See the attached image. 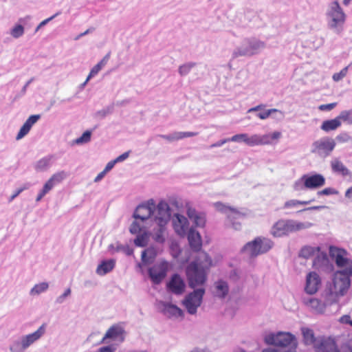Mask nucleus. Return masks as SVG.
<instances>
[{"mask_svg":"<svg viewBox=\"0 0 352 352\" xmlns=\"http://www.w3.org/2000/svg\"><path fill=\"white\" fill-rule=\"evenodd\" d=\"M67 177L65 171H60L54 174L44 184L43 190L48 193L56 184L60 183Z\"/></svg>","mask_w":352,"mask_h":352,"instance_id":"obj_24","label":"nucleus"},{"mask_svg":"<svg viewBox=\"0 0 352 352\" xmlns=\"http://www.w3.org/2000/svg\"><path fill=\"white\" fill-rule=\"evenodd\" d=\"M325 301L321 302L320 300L314 298H309L306 299L303 298L304 302L309 306L311 308L314 309L318 313H322L324 311L325 307L327 305H330L332 303H327V295L324 294Z\"/></svg>","mask_w":352,"mask_h":352,"instance_id":"obj_27","label":"nucleus"},{"mask_svg":"<svg viewBox=\"0 0 352 352\" xmlns=\"http://www.w3.org/2000/svg\"><path fill=\"white\" fill-rule=\"evenodd\" d=\"M329 255L340 269L336 272L352 276V259L348 258V252L342 248L331 246Z\"/></svg>","mask_w":352,"mask_h":352,"instance_id":"obj_9","label":"nucleus"},{"mask_svg":"<svg viewBox=\"0 0 352 352\" xmlns=\"http://www.w3.org/2000/svg\"><path fill=\"white\" fill-rule=\"evenodd\" d=\"M305 186L307 189H316L325 184L324 177L319 173L305 174Z\"/></svg>","mask_w":352,"mask_h":352,"instance_id":"obj_19","label":"nucleus"},{"mask_svg":"<svg viewBox=\"0 0 352 352\" xmlns=\"http://www.w3.org/2000/svg\"><path fill=\"white\" fill-rule=\"evenodd\" d=\"M339 321L342 324H349L352 326V319L349 315H344L340 318Z\"/></svg>","mask_w":352,"mask_h":352,"instance_id":"obj_60","label":"nucleus"},{"mask_svg":"<svg viewBox=\"0 0 352 352\" xmlns=\"http://www.w3.org/2000/svg\"><path fill=\"white\" fill-rule=\"evenodd\" d=\"M46 324H43L36 331L13 338L8 346L10 352H25L45 333Z\"/></svg>","mask_w":352,"mask_h":352,"instance_id":"obj_4","label":"nucleus"},{"mask_svg":"<svg viewBox=\"0 0 352 352\" xmlns=\"http://www.w3.org/2000/svg\"><path fill=\"white\" fill-rule=\"evenodd\" d=\"M26 188H27L26 187H23V188L17 189L14 192V193L9 198V202L12 201L17 196L19 195L20 193H21Z\"/></svg>","mask_w":352,"mask_h":352,"instance_id":"obj_62","label":"nucleus"},{"mask_svg":"<svg viewBox=\"0 0 352 352\" xmlns=\"http://www.w3.org/2000/svg\"><path fill=\"white\" fill-rule=\"evenodd\" d=\"M116 348L113 347V346H106L100 348L98 352H114Z\"/></svg>","mask_w":352,"mask_h":352,"instance_id":"obj_63","label":"nucleus"},{"mask_svg":"<svg viewBox=\"0 0 352 352\" xmlns=\"http://www.w3.org/2000/svg\"><path fill=\"white\" fill-rule=\"evenodd\" d=\"M153 209H155V201L153 199H149L146 203L139 205L133 216L142 221L148 219H152Z\"/></svg>","mask_w":352,"mask_h":352,"instance_id":"obj_16","label":"nucleus"},{"mask_svg":"<svg viewBox=\"0 0 352 352\" xmlns=\"http://www.w3.org/2000/svg\"><path fill=\"white\" fill-rule=\"evenodd\" d=\"M331 168L333 173L341 175L342 176H348L351 175V171L344 165V164L338 159L334 158L331 162Z\"/></svg>","mask_w":352,"mask_h":352,"instance_id":"obj_30","label":"nucleus"},{"mask_svg":"<svg viewBox=\"0 0 352 352\" xmlns=\"http://www.w3.org/2000/svg\"><path fill=\"white\" fill-rule=\"evenodd\" d=\"M341 124L342 122L340 120L338 116H337L334 119L324 120L322 123L320 129L325 132H329L336 130L341 126Z\"/></svg>","mask_w":352,"mask_h":352,"instance_id":"obj_33","label":"nucleus"},{"mask_svg":"<svg viewBox=\"0 0 352 352\" xmlns=\"http://www.w3.org/2000/svg\"><path fill=\"white\" fill-rule=\"evenodd\" d=\"M305 184V179L304 175L295 181L293 185V188L295 191H301L307 189Z\"/></svg>","mask_w":352,"mask_h":352,"instance_id":"obj_46","label":"nucleus"},{"mask_svg":"<svg viewBox=\"0 0 352 352\" xmlns=\"http://www.w3.org/2000/svg\"><path fill=\"white\" fill-rule=\"evenodd\" d=\"M123 332L124 330L122 327L117 325H113L107 331L102 340L108 338L116 339L119 336H122Z\"/></svg>","mask_w":352,"mask_h":352,"instance_id":"obj_34","label":"nucleus"},{"mask_svg":"<svg viewBox=\"0 0 352 352\" xmlns=\"http://www.w3.org/2000/svg\"><path fill=\"white\" fill-rule=\"evenodd\" d=\"M116 163L117 162H116V161L115 160L109 162L107 164L104 170L106 171L107 173H108L109 171H110L114 167V166L116 165Z\"/></svg>","mask_w":352,"mask_h":352,"instance_id":"obj_64","label":"nucleus"},{"mask_svg":"<svg viewBox=\"0 0 352 352\" xmlns=\"http://www.w3.org/2000/svg\"><path fill=\"white\" fill-rule=\"evenodd\" d=\"M50 158L43 157L36 162L34 164V168L37 171H44L50 166Z\"/></svg>","mask_w":352,"mask_h":352,"instance_id":"obj_38","label":"nucleus"},{"mask_svg":"<svg viewBox=\"0 0 352 352\" xmlns=\"http://www.w3.org/2000/svg\"><path fill=\"white\" fill-rule=\"evenodd\" d=\"M49 285L46 282H43L35 285L30 290V294L32 296L39 295L40 294L47 291Z\"/></svg>","mask_w":352,"mask_h":352,"instance_id":"obj_37","label":"nucleus"},{"mask_svg":"<svg viewBox=\"0 0 352 352\" xmlns=\"http://www.w3.org/2000/svg\"><path fill=\"white\" fill-rule=\"evenodd\" d=\"M196 63L188 62L180 65L178 68V72L180 76H185L190 73L191 69L195 66Z\"/></svg>","mask_w":352,"mask_h":352,"instance_id":"obj_39","label":"nucleus"},{"mask_svg":"<svg viewBox=\"0 0 352 352\" xmlns=\"http://www.w3.org/2000/svg\"><path fill=\"white\" fill-rule=\"evenodd\" d=\"M214 206L217 210L227 214V217L230 221H232L241 215L235 208L226 206L221 202L214 203Z\"/></svg>","mask_w":352,"mask_h":352,"instance_id":"obj_26","label":"nucleus"},{"mask_svg":"<svg viewBox=\"0 0 352 352\" xmlns=\"http://www.w3.org/2000/svg\"><path fill=\"white\" fill-rule=\"evenodd\" d=\"M338 191L337 190H336L335 188H331V187L326 188L322 190L318 191V192H317V195L318 196L331 195H338Z\"/></svg>","mask_w":352,"mask_h":352,"instance_id":"obj_50","label":"nucleus"},{"mask_svg":"<svg viewBox=\"0 0 352 352\" xmlns=\"http://www.w3.org/2000/svg\"><path fill=\"white\" fill-rule=\"evenodd\" d=\"M113 106L107 107V108H104L103 109H101L96 112V116L103 118L106 117L107 115L111 114L113 111Z\"/></svg>","mask_w":352,"mask_h":352,"instance_id":"obj_52","label":"nucleus"},{"mask_svg":"<svg viewBox=\"0 0 352 352\" xmlns=\"http://www.w3.org/2000/svg\"><path fill=\"white\" fill-rule=\"evenodd\" d=\"M338 118L340 121H343L348 124H352V109L341 111Z\"/></svg>","mask_w":352,"mask_h":352,"instance_id":"obj_42","label":"nucleus"},{"mask_svg":"<svg viewBox=\"0 0 352 352\" xmlns=\"http://www.w3.org/2000/svg\"><path fill=\"white\" fill-rule=\"evenodd\" d=\"M34 80V78H31L22 87L21 91L15 96L14 99H17L23 96L26 94L27 89L28 86Z\"/></svg>","mask_w":352,"mask_h":352,"instance_id":"obj_55","label":"nucleus"},{"mask_svg":"<svg viewBox=\"0 0 352 352\" xmlns=\"http://www.w3.org/2000/svg\"><path fill=\"white\" fill-rule=\"evenodd\" d=\"M140 230H141V228L138 223H137L136 221H134L131 223L130 228H129V231L131 234H138L140 232Z\"/></svg>","mask_w":352,"mask_h":352,"instance_id":"obj_56","label":"nucleus"},{"mask_svg":"<svg viewBox=\"0 0 352 352\" xmlns=\"http://www.w3.org/2000/svg\"><path fill=\"white\" fill-rule=\"evenodd\" d=\"M276 111H273V114L271 115L273 118L277 120H282L285 117V113L279 109H274Z\"/></svg>","mask_w":352,"mask_h":352,"instance_id":"obj_59","label":"nucleus"},{"mask_svg":"<svg viewBox=\"0 0 352 352\" xmlns=\"http://www.w3.org/2000/svg\"><path fill=\"white\" fill-rule=\"evenodd\" d=\"M24 27L21 24H16L10 30V34L14 38H19L24 34Z\"/></svg>","mask_w":352,"mask_h":352,"instance_id":"obj_40","label":"nucleus"},{"mask_svg":"<svg viewBox=\"0 0 352 352\" xmlns=\"http://www.w3.org/2000/svg\"><path fill=\"white\" fill-rule=\"evenodd\" d=\"M229 292L228 283L222 279L218 280L214 284V294L219 298H224Z\"/></svg>","mask_w":352,"mask_h":352,"instance_id":"obj_29","label":"nucleus"},{"mask_svg":"<svg viewBox=\"0 0 352 352\" xmlns=\"http://www.w3.org/2000/svg\"><path fill=\"white\" fill-rule=\"evenodd\" d=\"M173 224L175 231L180 236H184L189 230L188 219L182 214H176L174 216Z\"/></svg>","mask_w":352,"mask_h":352,"instance_id":"obj_20","label":"nucleus"},{"mask_svg":"<svg viewBox=\"0 0 352 352\" xmlns=\"http://www.w3.org/2000/svg\"><path fill=\"white\" fill-rule=\"evenodd\" d=\"M352 63H350L349 65L341 69L340 72L333 74L332 76L333 80L335 82H339L342 80L347 75L349 69Z\"/></svg>","mask_w":352,"mask_h":352,"instance_id":"obj_43","label":"nucleus"},{"mask_svg":"<svg viewBox=\"0 0 352 352\" xmlns=\"http://www.w3.org/2000/svg\"><path fill=\"white\" fill-rule=\"evenodd\" d=\"M336 105H337L336 102L321 104L319 106L318 109L320 111H331L333 109H334L336 107Z\"/></svg>","mask_w":352,"mask_h":352,"instance_id":"obj_58","label":"nucleus"},{"mask_svg":"<svg viewBox=\"0 0 352 352\" xmlns=\"http://www.w3.org/2000/svg\"><path fill=\"white\" fill-rule=\"evenodd\" d=\"M301 331L305 344H313L317 352H340L333 339L325 337L316 338L314 331L307 327H302Z\"/></svg>","mask_w":352,"mask_h":352,"instance_id":"obj_3","label":"nucleus"},{"mask_svg":"<svg viewBox=\"0 0 352 352\" xmlns=\"http://www.w3.org/2000/svg\"><path fill=\"white\" fill-rule=\"evenodd\" d=\"M273 111H276L274 109H265L256 113V117L261 120H265L268 118L271 115L273 114Z\"/></svg>","mask_w":352,"mask_h":352,"instance_id":"obj_51","label":"nucleus"},{"mask_svg":"<svg viewBox=\"0 0 352 352\" xmlns=\"http://www.w3.org/2000/svg\"><path fill=\"white\" fill-rule=\"evenodd\" d=\"M314 199L309 200V201H299L297 199H290L285 202L283 208L284 209H289V208H297L299 206L302 205H308L312 201H314Z\"/></svg>","mask_w":352,"mask_h":352,"instance_id":"obj_36","label":"nucleus"},{"mask_svg":"<svg viewBox=\"0 0 352 352\" xmlns=\"http://www.w3.org/2000/svg\"><path fill=\"white\" fill-rule=\"evenodd\" d=\"M325 15L328 28L340 34L343 30L346 16L337 1L329 3Z\"/></svg>","mask_w":352,"mask_h":352,"instance_id":"obj_5","label":"nucleus"},{"mask_svg":"<svg viewBox=\"0 0 352 352\" xmlns=\"http://www.w3.org/2000/svg\"><path fill=\"white\" fill-rule=\"evenodd\" d=\"M102 67L99 64H96L90 71L89 74L87 78V81H89L92 77L98 74V73L102 69Z\"/></svg>","mask_w":352,"mask_h":352,"instance_id":"obj_54","label":"nucleus"},{"mask_svg":"<svg viewBox=\"0 0 352 352\" xmlns=\"http://www.w3.org/2000/svg\"><path fill=\"white\" fill-rule=\"evenodd\" d=\"M351 136L347 132H342L339 133L336 137V140L340 143H346L351 140Z\"/></svg>","mask_w":352,"mask_h":352,"instance_id":"obj_48","label":"nucleus"},{"mask_svg":"<svg viewBox=\"0 0 352 352\" xmlns=\"http://www.w3.org/2000/svg\"><path fill=\"white\" fill-rule=\"evenodd\" d=\"M169 264L166 261L157 262L148 270V276L154 285H160L166 278Z\"/></svg>","mask_w":352,"mask_h":352,"instance_id":"obj_14","label":"nucleus"},{"mask_svg":"<svg viewBox=\"0 0 352 352\" xmlns=\"http://www.w3.org/2000/svg\"><path fill=\"white\" fill-rule=\"evenodd\" d=\"M351 277L342 273L336 272L331 282L327 285L324 294L327 303L336 302L340 296H344L351 285Z\"/></svg>","mask_w":352,"mask_h":352,"instance_id":"obj_2","label":"nucleus"},{"mask_svg":"<svg viewBox=\"0 0 352 352\" xmlns=\"http://www.w3.org/2000/svg\"><path fill=\"white\" fill-rule=\"evenodd\" d=\"M71 292L70 288L66 289L63 294L56 298L55 302L58 305L63 304L66 298L71 295Z\"/></svg>","mask_w":352,"mask_h":352,"instance_id":"obj_49","label":"nucleus"},{"mask_svg":"<svg viewBox=\"0 0 352 352\" xmlns=\"http://www.w3.org/2000/svg\"><path fill=\"white\" fill-rule=\"evenodd\" d=\"M205 294V289L198 288L186 296L182 301L183 305L190 315L197 314V309L202 303L203 296Z\"/></svg>","mask_w":352,"mask_h":352,"instance_id":"obj_12","label":"nucleus"},{"mask_svg":"<svg viewBox=\"0 0 352 352\" xmlns=\"http://www.w3.org/2000/svg\"><path fill=\"white\" fill-rule=\"evenodd\" d=\"M336 143L332 138L324 136L314 141L311 146V153L325 159L330 156L336 147Z\"/></svg>","mask_w":352,"mask_h":352,"instance_id":"obj_11","label":"nucleus"},{"mask_svg":"<svg viewBox=\"0 0 352 352\" xmlns=\"http://www.w3.org/2000/svg\"><path fill=\"white\" fill-rule=\"evenodd\" d=\"M229 140L230 142H244L249 146L269 144L270 143V136L267 135L254 134L249 136L248 133H239L229 138Z\"/></svg>","mask_w":352,"mask_h":352,"instance_id":"obj_13","label":"nucleus"},{"mask_svg":"<svg viewBox=\"0 0 352 352\" xmlns=\"http://www.w3.org/2000/svg\"><path fill=\"white\" fill-rule=\"evenodd\" d=\"M228 142H230L229 138L223 139V140H221L215 143L212 144L209 147L210 148H215V147H220Z\"/></svg>","mask_w":352,"mask_h":352,"instance_id":"obj_61","label":"nucleus"},{"mask_svg":"<svg viewBox=\"0 0 352 352\" xmlns=\"http://www.w3.org/2000/svg\"><path fill=\"white\" fill-rule=\"evenodd\" d=\"M319 251V247L306 245L301 248L299 252V256L302 257L304 258H309L313 256L316 254V252Z\"/></svg>","mask_w":352,"mask_h":352,"instance_id":"obj_35","label":"nucleus"},{"mask_svg":"<svg viewBox=\"0 0 352 352\" xmlns=\"http://www.w3.org/2000/svg\"><path fill=\"white\" fill-rule=\"evenodd\" d=\"M188 240L190 248L194 251H199L201 248V239L200 234L192 228L188 231Z\"/></svg>","mask_w":352,"mask_h":352,"instance_id":"obj_28","label":"nucleus"},{"mask_svg":"<svg viewBox=\"0 0 352 352\" xmlns=\"http://www.w3.org/2000/svg\"><path fill=\"white\" fill-rule=\"evenodd\" d=\"M187 214L188 218L192 221L197 227L202 228L206 223V215L203 212H198L192 208H188Z\"/></svg>","mask_w":352,"mask_h":352,"instance_id":"obj_25","label":"nucleus"},{"mask_svg":"<svg viewBox=\"0 0 352 352\" xmlns=\"http://www.w3.org/2000/svg\"><path fill=\"white\" fill-rule=\"evenodd\" d=\"M115 252H123L127 256H130L133 254V250L129 245H123L122 244H118L115 248Z\"/></svg>","mask_w":352,"mask_h":352,"instance_id":"obj_47","label":"nucleus"},{"mask_svg":"<svg viewBox=\"0 0 352 352\" xmlns=\"http://www.w3.org/2000/svg\"><path fill=\"white\" fill-rule=\"evenodd\" d=\"M212 266V261L210 256L205 252H199L195 260L190 263L186 269L189 287L195 288L204 285Z\"/></svg>","mask_w":352,"mask_h":352,"instance_id":"obj_1","label":"nucleus"},{"mask_svg":"<svg viewBox=\"0 0 352 352\" xmlns=\"http://www.w3.org/2000/svg\"><path fill=\"white\" fill-rule=\"evenodd\" d=\"M116 261L114 259H109L103 261L98 266L96 273L100 276H104L110 272L115 267Z\"/></svg>","mask_w":352,"mask_h":352,"instance_id":"obj_32","label":"nucleus"},{"mask_svg":"<svg viewBox=\"0 0 352 352\" xmlns=\"http://www.w3.org/2000/svg\"><path fill=\"white\" fill-rule=\"evenodd\" d=\"M155 137L161 138L162 139L167 140L169 142H173L174 141L179 140L178 131H175L172 133L167 134V135L158 134Z\"/></svg>","mask_w":352,"mask_h":352,"instance_id":"obj_44","label":"nucleus"},{"mask_svg":"<svg viewBox=\"0 0 352 352\" xmlns=\"http://www.w3.org/2000/svg\"><path fill=\"white\" fill-rule=\"evenodd\" d=\"M170 208L165 201H160L153 209L152 220L155 223L167 224L170 219Z\"/></svg>","mask_w":352,"mask_h":352,"instance_id":"obj_15","label":"nucleus"},{"mask_svg":"<svg viewBox=\"0 0 352 352\" xmlns=\"http://www.w3.org/2000/svg\"><path fill=\"white\" fill-rule=\"evenodd\" d=\"M266 344L282 348L283 352H296L298 342L296 337L290 333L279 331L269 333L265 336Z\"/></svg>","mask_w":352,"mask_h":352,"instance_id":"obj_6","label":"nucleus"},{"mask_svg":"<svg viewBox=\"0 0 352 352\" xmlns=\"http://www.w3.org/2000/svg\"><path fill=\"white\" fill-rule=\"evenodd\" d=\"M156 226L153 230V238L158 243H164L165 241V232L166 225L162 223H155Z\"/></svg>","mask_w":352,"mask_h":352,"instance_id":"obj_31","label":"nucleus"},{"mask_svg":"<svg viewBox=\"0 0 352 352\" xmlns=\"http://www.w3.org/2000/svg\"><path fill=\"white\" fill-rule=\"evenodd\" d=\"M266 47L264 41L255 37L246 38L243 40L241 45L236 47L232 52V58L239 56H252L261 53Z\"/></svg>","mask_w":352,"mask_h":352,"instance_id":"obj_8","label":"nucleus"},{"mask_svg":"<svg viewBox=\"0 0 352 352\" xmlns=\"http://www.w3.org/2000/svg\"><path fill=\"white\" fill-rule=\"evenodd\" d=\"M91 138V131H85L80 137L78 138H76L74 142L76 144H87L90 142Z\"/></svg>","mask_w":352,"mask_h":352,"instance_id":"obj_41","label":"nucleus"},{"mask_svg":"<svg viewBox=\"0 0 352 352\" xmlns=\"http://www.w3.org/2000/svg\"><path fill=\"white\" fill-rule=\"evenodd\" d=\"M178 134H179V139L182 140L185 138L196 136L198 135V133L197 132H190V131H188V132L178 131Z\"/></svg>","mask_w":352,"mask_h":352,"instance_id":"obj_57","label":"nucleus"},{"mask_svg":"<svg viewBox=\"0 0 352 352\" xmlns=\"http://www.w3.org/2000/svg\"><path fill=\"white\" fill-rule=\"evenodd\" d=\"M320 285L321 279L316 272H311L307 275L305 290L307 294H314L317 292Z\"/></svg>","mask_w":352,"mask_h":352,"instance_id":"obj_18","label":"nucleus"},{"mask_svg":"<svg viewBox=\"0 0 352 352\" xmlns=\"http://www.w3.org/2000/svg\"><path fill=\"white\" fill-rule=\"evenodd\" d=\"M59 14H60V12H57L56 13H55L54 15H52V16L43 20V21H41L38 25L36 28L35 29V32H38L39 30V29H41L42 27L45 26V25H47L50 21H51L52 19H54V18H56L57 16H58Z\"/></svg>","mask_w":352,"mask_h":352,"instance_id":"obj_53","label":"nucleus"},{"mask_svg":"<svg viewBox=\"0 0 352 352\" xmlns=\"http://www.w3.org/2000/svg\"><path fill=\"white\" fill-rule=\"evenodd\" d=\"M313 266L318 270L324 272L331 271L333 268L327 254L323 253L319 254L314 258L313 261Z\"/></svg>","mask_w":352,"mask_h":352,"instance_id":"obj_22","label":"nucleus"},{"mask_svg":"<svg viewBox=\"0 0 352 352\" xmlns=\"http://www.w3.org/2000/svg\"><path fill=\"white\" fill-rule=\"evenodd\" d=\"M273 242L265 237H256L247 243L241 249V252L254 258L267 252L273 246Z\"/></svg>","mask_w":352,"mask_h":352,"instance_id":"obj_10","label":"nucleus"},{"mask_svg":"<svg viewBox=\"0 0 352 352\" xmlns=\"http://www.w3.org/2000/svg\"><path fill=\"white\" fill-rule=\"evenodd\" d=\"M166 287L167 289L173 294L181 295L185 290L186 285L183 278L178 274H174L167 283Z\"/></svg>","mask_w":352,"mask_h":352,"instance_id":"obj_17","label":"nucleus"},{"mask_svg":"<svg viewBox=\"0 0 352 352\" xmlns=\"http://www.w3.org/2000/svg\"><path fill=\"white\" fill-rule=\"evenodd\" d=\"M134 243L136 246L138 247H144L147 244V235L146 234L142 233L140 234L137 236L135 239L134 240Z\"/></svg>","mask_w":352,"mask_h":352,"instance_id":"obj_45","label":"nucleus"},{"mask_svg":"<svg viewBox=\"0 0 352 352\" xmlns=\"http://www.w3.org/2000/svg\"><path fill=\"white\" fill-rule=\"evenodd\" d=\"M41 118V115L36 114L30 116L21 127L16 136V140H19L24 138L31 130L32 126Z\"/></svg>","mask_w":352,"mask_h":352,"instance_id":"obj_21","label":"nucleus"},{"mask_svg":"<svg viewBox=\"0 0 352 352\" xmlns=\"http://www.w3.org/2000/svg\"><path fill=\"white\" fill-rule=\"evenodd\" d=\"M311 226L312 223L309 222L280 219L274 224L271 229V234L275 237H280L292 232L309 228Z\"/></svg>","mask_w":352,"mask_h":352,"instance_id":"obj_7","label":"nucleus"},{"mask_svg":"<svg viewBox=\"0 0 352 352\" xmlns=\"http://www.w3.org/2000/svg\"><path fill=\"white\" fill-rule=\"evenodd\" d=\"M162 312L168 318L183 316V311L177 305L161 301Z\"/></svg>","mask_w":352,"mask_h":352,"instance_id":"obj_23","label":"nucleus"}]
</instances>
